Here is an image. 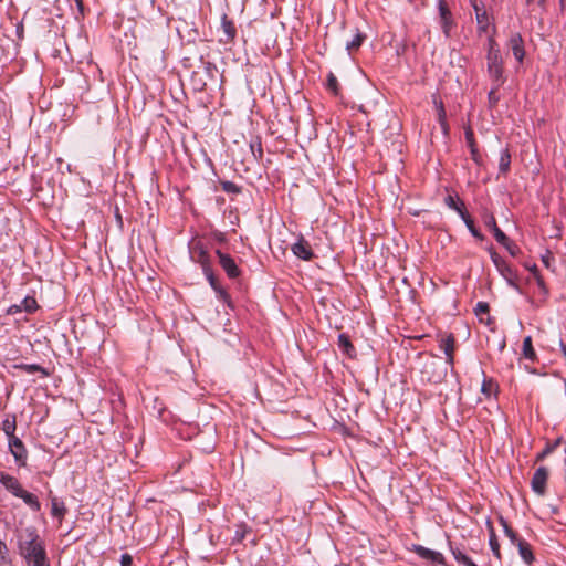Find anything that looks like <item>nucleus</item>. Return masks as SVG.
Masks as SVG:
<instances>
[{
	"label": "nucleus",
	"mask_w": 566,
	"mask_h": 566,
	"mask_svg": "<svg viewBox=\"0 0 566 566\" xmlns=\"http://www.w3.org/2000/svg\"><path fill=\"white\" fill-rule=\"evenodd\" d=\"M27 538L20 542V554L25 559L28 565L33 564H50L44 545L40 539L35 528L28 527L25 530Z\"/></svg>",
	"instance_id": "1"
},
{
	"label": "nucleus",
	"mask_w": 566,
	"mask_h": 566,
	"mask_svg": "<svg viewBox=\"0 0 566 566\" xmlns=\"http://www.w3.org/2000/svg\"><path fill=\"white\" fill-rule=\"evenodd\" d=\"M485 59L486 71L491 82H496L497 86H502L506 81L504 76V61L501 49L493 34L488 38Z\"/></svg>",
	"instance_id": "2"
},
{
	"label": "nucleus",
	"mask_w": 566,
	"mask_h": 566,
	"mask_svg": "<svg viewBox=\"0 0 566 566\" xmlns=\"http://www.w3.org/2000/svg\"><path fill=\"white\" fill-rule=\"evenodd\" d=\"M490 256L500 274L509 282L510 285L516 287L514 282L516 279V272L511 268V265L507 264L506 261L501 258L493 249H490Z\"/></svg>",
	"instance_id": "3"
},
{
	"label": "nucleus",
	"mask_w": 566,
	"mask_h": 566,
	"mask_svg": "<svg viewBox=\"0 0 566 566\" xmlns=\"http://www.w3.org/2000/svg\"><path fill=\"white\" fill-rule=\"evenodd\" d=\"M475 13L479 33H488L491 28V20L482 0H471Z\"/></svg>",
	"instance_id": "4"
},
{
	"label": "nucleus",
	"mask_w": 566,
	"mask_h": 566,
	"mask_svg": "<svg viewBox=\"0 0 566 566\" xmlns=\"http://www.w3.org/2000/svg\"><path fill=\"white\" fill-rule=\"evenodd\" d=\"M439 10V23L442 29L444 36L448 39L451 36V30L454 25L452 13L444 0L438 1Z\"/></svg>",
	"instance_id": "5"
},
{
	"label": "nucleus",
	"mask_w": 566,
	"mask_h": 566,
	"mask_svg": "<svg viewBox=\"0 0 566 566\" xmlns=\"http://www.w3.org/2000/svg\"><path fill=\"white\" fill-rule=\"evenodd\" d=\"M219 42L223 44H229L234 41L237 35V29L232 20L228 18L227 14L221 17V25L218 30Z\"/></svg>",
	"instance_id": "6"
},
{
	"label": "nucleus",
	"mask_w": 566,
	"mask_h": 566,
	"mask_svg": "<svg viewBox=\"0 0 566 566\" xmlns=\"http://www.w3.org/2000/svg\"><path fill=\"white\" fill-rule=\"evenodd\" d=\"M9 449L14 458L15 463L19 467H25L28 451L24 447V443L18 437H12L9 439Z\"/></svg>",
	"instance_id": "7"
},
{
	"label": "nucleus",
	"mask_w": 566,
	"mask_h": 566,
	"mask_svg": "<svg viewBox=\"0 0 566 566\" xmlns=\"http://www.w3.org/2000/svg\"><path fill=\"white\" fill-rule=\"evenodd\" d=\"M216 254L218 255L221 268L230 279H235L240 275V270L230 254L224 253L221 250H217Z\"/></svg>",
	"instance_id": "8"
},
{
	"label": "nucleus",
	"mask_w": 566,
	"mask_h": 566,
	"mask_svg": "<svg viewBox=\"0 0 566 566\" xmlns=\"http://www.w3.org/2000/svg\"><path fill=\"white\" fill-rule=\"evenodd\" d=\"M507 46L512 51L515 60L523 63L525 57L524 40L518 32L512 33L507 41Z\"/></svg>",
	"instance_id": "9"
},
{
	"label": "nucleus",
	"mask_w": 566,
	"mask_h": 566,
	"mask_svg": "<svg viewBox=\"0 0 566 566\" xmlns=\"http://www.w3.org/2000/svg\"><path fill=\"white\" fill-rule=\"evenodd\" d=\"M190 258L193 262L200 264L202 270L211 268L210 256L200 242H197L191 247Z\"/></svg>",
	"instance_id": "10"
},
{
	"label": "nucleus",
	"mask_w": 566,
	"mask_h": 566,
	"mask_svg": "<svg viewBox=\"0 0 566 566\" xmlns=\"http://www.w3.org/2000/svg\"><path fill=\"white\" fill-rule=\"evenodd\" d=\"M548 478V471L545 467L536 469L532 476L531 486L532 490L539 495H543L546 490V482Z\"/></svg>",
	"instance_id": "11"
},
{
	"label": "nucleus",
	"mask_w": 566,
	"mask_h": 566,
	"mask_svg": "<svg viewBox=\"0 0 566 566\" xmlns=\"http://www.w3.org/2000/svg\"><path fill=\"white\" fill-rule=\"evenodd\" d=\"M38 308L36 300L33 296H25L17 304H12L9 306L7 313L10 315H14L21 312L33 313Z\"/></svg>",
	"instance_id": "12"
},
{
	"label": "nucleus",
	"mask_w": 566,
	"mask_h": 566,
	"mask_svg": "<svg viewBox=\"0 0 566 566\" xmlns=\"http://www.w3.org/2000/svg\"><path fill=\"white\" fill-rule=\"evenodd\" d=\"M0 484L15 497H19L23 491L19 480L3 471H0Z\"/></svg>",
	"instance_id": "13"
},
{
	"label": "nucleus",
	"mask_w": 566,
	"mask_h": 566,
	"mask_svg": "<svg viewBox=\"0 0 566 566\" xmlns=\"http://www.w3.org/2000/svg\"><path fill=\"white\" fill-rule=\"evenodd\" d=\"M291 250L296 258L304 261H310L314 256L310 243L303 237L292 244Z\"/></svg>",
	"instance_id": "14"
},
{
	"label": "nucleus",
	"mask_w": 566,
	"mask_h": 566,
	"mask_svg": "<svg viewBox=\"0 0 566 566\" xmlns=\"http://www.w3.org/2000/svg\"><path fill=\"white\" fill-rule=\"evenodd\" d=\"M413 552L422 559L429 560L433 564H442L444 562L443 555L422 545H413Z\"/></svg>",
	"instance_id": "15"
},
{
	"label": "nucleus",
	"mask_w": 566,
	"mask_h": 566,
	"mask_svg": "<svg viewBox=\"0 0 566 566\" xmlns=\"http://www.w3.org/2000/svg\"><path fill=\"white\" fill-rule=\"evenodd\" d=\"M454 337L452 334L448 335L447 337L442 338L440 340L439 347L443 350L446 355V363L453 368L454 364V357H453V350H454Z\"/></svg>",
	"instance_id": "16"
},
{
	"label": "nucleus",
	"mask_w": 566,
	"mask_h": 566,
	"mask_svg": "<svg viewBox=\"0 0 566 566\" xmlns=\"http://www.w3.org/2000/svg\"><path fill=\"white\" fill-rule=\"evenodd\" d=\"M484 224L492 231L499 244H505L507 242L506 234L497 227L496 220L493 214H488L484 217Z\"/></svg>",
	"instance_id": "17"
},
{
	"label": "nucleus",
	"mask_w": 566,
	"mask_h": 566,
	"mask_svg": "<svg viewBox=\"0 0 566 566\" xmlns=\"http://www.w3.org/2000/svg\"><path fill=\"white\" fill-rule=\"evenodd\" d=\"M515 546L518 549V554H520L522 560L527 565H532L535 557H534L531 545L525 539L522 538L521 541H518L515 544Z\"/></svg>",
	"instance_id": "18"
},
{
	"label": "nucleus",
	"mask_w": 566,
	"mask_h": 566,
	"mask_svg": "<svg viewBox=\"0 0 566 566\" xmlns=\"http://www.w3.org/2000/svg\"><path fill=\"white\" fill-rule=\"evenodd\" d=\"M444 205L449 209L455 211L460 218L467 213L464 202L459 197H453L451 195L447 196L444 198Z\"/></svg>",
	"instance_id": "19"
},
{
	"label": "nucleus",
	"mask_w": 566,
	"mask_h": 566,
	"mask_svg": "<svg viewBox=\"0 0 566 566\" xmlns=\"http://www.w3.org/2000/svg\"><path fill=\"white\" fill-rule=\"evenodd\" d=\"M337 344L338 348L342 350L344 355L348 356L349 358L356 356V349L346 334L338 335Z\"/></svg>",
	"instance_id": "20"
},
{
	"label": "nucleus",
	"mask_w": 566,
	"mask_h": 566,
	"mask_svg": "<svg viewBox=\"0 0 566 566\" xmlns=\"http://www.w3.org/2000/svg\"><path fill=\"white\" fill-rule=\"evenodd\" d=\"M19 499H21L25 505L30 507L33 512H39L41 510V503L36 495L33 493H30L23 489L22 493L19 495Z\"/></svg>",
	"instance_id": "21"
},
{
	"label": "nucleus",
	"mask_w": 566,
	"mask_h": 566,
	"mask_svg": "<svg viewBox=\"0 0 566 566\" xmlns=\"http://www.w3.org/2000/svg\"><path fill=\"white\" fill-rule=\"evenodd\" d=\"M66 513L65 504L62 500L57 497H52L51 500V514L53 517L62 520Z\"/></svg>",
	"instance_id": "22"
},
{
	"label": "nucleus",
	"mask_w": 566,
	"mask_h": 566,
	"mask_svg": "<svg viewBox=\"0 0 566 566\" xmlns=\"http://www.w3.org/2000/svg\"><path fill=\"white\" fill-rule=\"evenodd\" d=\"M1 429L4 432V434L10 439L14 436L15 429H17V420L15 415L8 416L1 424Z\"/></svg>",
	"instance_id": "23"
},
{
	"label": "nucleus",
	"mask_w": 566,
	"mask_h": 566,
	"mask_svg": "<svg viewBox=\"0 0 566 566\" xmlns=\"http://www.w3.org/2000/svg\"><path fill=\"white\" fill-rule=\"evenodd\" d=\"M388 133L384 136L385 139H396L401 130V124L398 118L392 117L389 120L388 127L386 129Z\"/></svg>",
	"instance_id": "24"
},
{
	"label": "nucleus",
	"mask_w": 566,
	"mask_h": 566,
	"mask_svg": "<svg viewBox=\"0 0 566 566\" xmlns=\"http://www.w3.org/2000/svg\"><path fill=\"white\" fill-rule=\"evenodd\" d=\"M14 367L23 370L27 374L40 373L42 377H48L50 375L45 368L38 364H18Z\"/></svg>",
	"instance_id": "25"
},
{
	"label": "nucleus",
	"mask_w": 566,
	"mask_h": 566,
	"mask_svg": "<svg viewBox=\"0 0 566 566\" xmlns=\"http://www.w3.org/2000/svg\"><path fill=\"white\" fill-rule=\"evenodd\" d=\"M462 221L467 226L469 232L478 240L482 241L484 239L483 234L479 231V229L475 228L473 220L471 219L470 214L467 212L461 217Z\"/></svg>",
	"instance_id": "26"
},
{
	"label": "nucleus",
	"mask_w": 566,
	"mask_h": 566,
	"mask_svg": "<svg viewBox=\"0 0 566 566\" xmlns=\"http://www.w3.org/2000/svg\"><path fill=\"white\" fill-rule=\"evenodd\" d=\"M525 6L527 7L528 14H532L535 11H539L541 13L546 10L547 0H524Z\"/></svg>",
	"instance_id": "27"
},
{
	"label": "nucleus",
	"mask_w": 566,
	"mask_h": 566,
	"mask_svg": "<svg viewBox=\"0 0 566 566\" xmlns=\"http://www.w3.org/2000/svg\"><path fill=\"white\" fill-rule=\"evenodd\" d=\"M511 154L507 148L502 149L500 154L499 169L502 174H506L510 170Z\"/></svg>",
	"instance_id": "28"
},
{
	"label": "nucleus",
	"mask_w": 566,
	"mask_h": 566,
	"mask_svg": "<svg viewBox=\"0 0 566 566\" xmlns=\"http://www.w3.org/2000/svg\"><path fill=\"white\" fill-rule=\"evenodd\" d=\"M500 523L503 527V532H504L505 536L510 539L512 545H515L518 541L522 539L517 536L516 532H514L512 530V527L509 525V523L503 517H500Z\"/></svg>",
	"instance_id": "29"
},
{
	"label": "nucleus",
	"mask_w": 566,
	"mask_h": 566,
	"mask_svg": "<svg viewBox=\"0 0 566 566\" xmlns=\"http://www.w3.org/2000/svg\"><path fill=\"white\" fill-rule=\"evenodd\" d=\"M365 39H366V35L364 33H361L360 31H357L355 36L353 38V40L346 43V50L349 53L358 50L361 46Z\"/></svg>",
	"instance_id": "30"
},
{
	"label": "nucleus",
	"mask_w": 566,
	"mask_h": 566,
	"mask_svg": "<svg viewBox=\"0 0 566 566\" xmlns=\"http://www.w3.org/2000/svg\"><path fill=\"white\" fill-rule=\"evenodd\" d=\"M523 355L526 359L530 360H534L536 357L531 336L525 337L523 340Z\"/></svg>",
	"instance_id": "31"
},
{
	"label": "nucleus",
	"mask_w": 566,
	"mask_h": 566,
	"mask_svg": "<svg viewBox=\"0 0 566 566\" xmlns=\"http://www.w3.org/2000/svg\"><path fill=\"white\" fill-rule=\"evenodd\" d=\"M251 532V528L248 527L245 524H239L237 525L234 535L232 537V543H241L248 533Z\"/></svg>",
	"instance_id": "32"
},
{
	"label": "nucleus",
	"mask_w": 566,
	"mask_h": 566,
	"mask_svg": "<svg viewBox=\"0 0 566 566\" xmlns=\"http://www.w3.org/2000/svg\"><path fill=\"white\" fill-rule=\"evenodd\" d=\"M489 546H490L493 555L501 562L502 556H501V551H500V544H499L497 537L493 531H491V534L489 537Z\"/></svg>",
	"instance_id": "33"
},
{
	"label": "nucleus",
	"mask_w": 566,
	"mask_h": 566,
	"mask_svg": "<svg viewBox=\"0 0 566 566\" xmlns=\"http://www.w3.org/2000/svg\"><path fill=\"white\" fill-rule=\"evenodd\" d=\"M450 551L459 564L464 565V563L468 562L469 556L459 546H454L450 543Z\"/></svg>",
	"instance_id": "34"
},
{
	"label": "nucleus",
	"mask_w": 566,
	"mask_h": 566,
	"mask_svg": "<svg viewBox=\"0 0 566 566\" xmlns=\"http://www.w3.org/2000/svg\"><path fill=\"white\" fill-rule=\"evenodd\" d=\"M500 87L501 86L496 85V82H492L491 90L488 94V102H489L490 107L496 106L497 102L500 101V96L497 94V91L500 90Z\"/></svg>",
	"instance_id": "35"
},
{
	"label": "nucleus",
	"mask_w": 566,
	"mask_h": 566,
	"mask_svg": "<svg viewBox=\"0 0 566 566\" xmlns=\"http://www.w3.org/2000/svg\"><path fill=\"white\" fill-rule=\"evenodd\" d=\"M326 86L327 88L334 94V95H338L339 93V85H338V81L336 78V76L329 72L328 75H327V83H326Z\"/></svg>",
	"instance_id": "36"
},
{
	"label": "nucleus",
	"mask_w": 566,
	"mask_h": 566,
	"mask_svg": "<svg viewBox=\"0 0 566 566\" xmlns=\"http://www.w3.org/2000/svg\"><path fill=\"white\" fill-rule=\"evenodd\" d=\"M217 294V298L224 304H227L229 307H232L231 297L228 294V292L222 287L218 286L216 290H213Z\"/></svg>",
	"instance_id": "37"
},
{
	"label": "nucleus",
	"mask_w": 566,
	"mask_h": 566,
	"mask_svg": "<svg viewBox=\"0 0 566 566\" xmlns=\"http://www.w3.org/2000/svg\"><path fill=\"white\" fill-rule=\"evenodd\" d=\"M202 272H203L207 281L209 282L210 286L212 287V290H216L218 286H221L218 283V280L213 274L212 268H207V269L202 270Z\"/></svg>",
	"instance_id": "38"
},
{
	"label": "nucleus",
	"mask_w": 566,
	"mask_h": 566,
	"mask_svg": "<svg viewBox=\"0 0 566 566\" xmlns=\"http://www.w3.org/2000/svg\"><path fill=\"white\" fill-rule=\"evenodd\" d=\"M222 189L228 193H239L241 188L232 181H223Z\"/></svg>",
	"instance_id": "39"
},
{
	"label": "nucleus",
	"mask_w": 566,
	"mask_h": 566,
	"mask_svg": "<svg viewBox=\"0 0 566 566\" xmlns=\"http://www.w3.org/2000/svg\"><path fill=\"white\" fill-rule=\"evenodd\" d=\"M248 145H249V149H250L252 156L255 159L262 158V156H263L262 144H248Z\"/></svg>",
	"instance_id": "40"
},
{
	"label": "nucleus",
	"mask_w": 566,
	"mask_h": 566,
	"mask_svg": "<svg viewBox=\"0 0 566 566\" xmlns=\"http://www.w3.org/2000/svg\"><path fill=\"white\" fill-rule=\"evenodd\" d=\"M560 443V439H557L554 443L548 444L538 455L537 460H543L547 454L552 453L557 446Z\"/></svg>",
	"instance_id": "41"
},
{
	"label": "nucleus",
	"mask_w": 566,
	"mask_h": 566,
	"mask_svg": "<svg viewBox=\"0 0 566 566\" xmlns=\"http://www.w3.org/2000/svg\"><path fill=\"white\" fill-rule=\"evenodd\" d=\"M446 375H447V368H443L439 373H434L431 376H429L428 380L432 381V382H440L446 377Z\"/></svg>",
	"instance_id": "42"
},
{
	"label": "nucleus",
	"mask_w": 566,
	"mask_h": 566,
	"mask_svg": "<svg viewBox=\"0 0 566 566\" xmlns=\"http://www.w3.org/2000/svg\"><path fill=\"white\" fill-rule=\"evenodd\" d=\"M501 245L503 248H505L512 256H515L516 253L518 252L517 245L514 244L509 238H507V242L505 244H501Z\"/></svg>",
	"instance_id": "43"
},
{
	"label": "nucleus",
	"mask_w": 566,
	"mask_h": 566,
	"mask_svg": "<svg viewBox=\"0 0 566 566\" xmlns=\"http://www.w3.org/2000/svg\"><path fill=\"white\" fill-rule=\"evenodd\" d=\"M474 312L476 315L489 313V304L485 302H478Z\"/></svg>",
	"instance_id": "44"
},
{
	"label": "nucleus",
	"mask_w": 566,
	"mask_h": 566,
	"mask_svg": "<svg viewBox=\"0 0 566 566\" xmlns=\"http://www.w3.org/2000/svg\"><path fill=\"white\" fill-rule=\"evenodd\" d=\"M133 557L128 553L120 555V566H132Z\"/></svg>",
	"instance_id": "45"
},
{
	"label": "nucleus",
	"mask_w": 566,
	"mask_h": 566,
	"mask_svg": "<svg viewBox=\"0 0 566 566\" xmlns=\"http://www.w3.org/2000/svg\"><path fill=\"white\" fill-rule=\"evenodd\" d=\"M553 259V254L549 251H546V253L542 255V262L545 264L546 268H549V262Z\"/></svg>",
	"instance_id": "46"
},
{
	"label": "nucleus",
	"mask_w": 566,
	"mask_h": 566,
	"mask_svg": "<svg viewBox=\"0 0 566 566\" xmlns=\"http://www.w3.org/2000/svg\"><path fill=\"white\" fill-rule=\"evenodd\" d=\"M0 566H12L9 556H0Z\"/></svg>",
	"instance_id": "47"
},
{
	"label": "nucleus",
	"mask_w": 566,
	"mask_h": 566,
	"mask_svg": "<svg viewBox=\"0 0 566 566\" xmlns=\"http://www.w3.org/2000/svg\"><path fill=\"white\" fill-rule=\"evenodd\" d=\"M8 555V548L6 544L0 541V556H7Z\"/></svg>",
	"instance_id": "48"
},
{
	"label": "nucleus",
	"mask_w": 566,
	"mask_h": 566,
	"mask_svg": "<svg viewBox=\"0 0 566 566\" xmlns=\"http://www.w3.org/2000/svg\"><path fill=\"white\" fill-rule=\"evenodd\" d=\"M469 145H470V147H471V154H472L473 159H474L475 161H478V158H476L478 150H476V148H475V145H476V144H469Z\"/></svg>",
	"instance_id": "49"
},
{
	"label": "nucleus",
	"mask_w": 566,
	"mask_h": 566,
	"mask_svg": "<svg viewBox=\"0 0 566 566\" xmlns=\"http://www.w3.org/2000/svg\"><path fill=\"white\" fill-rule=\"evenodd\" d=\"M482 392L489 395L488 381L484 379L481 388Z\"/></svg>",
	"instance_id": "50"
},
{
	"label": "nucleus",
	"mask_w": 566,
	"mask_h": 566,
	"mask_svg": "<svg viewBox=\"0 0 566 566\" xmlns=\"http://www.w3.org/2000/svg\"><path fill=\"white\" fill-rule=\"evenodd\" d=\"M434 365H436V363H434V361H431V363L426 364V366H424V373H428V369H429V368H433V367H434Z\"/></svg>",
	"instance_id": "51"
},
{
	"label": "nucleus",
	"mask_w": 566,
	"mask_h": 566,
	"mask_svg": "<svg viewBox=\"0 0 566 566\" xmlns=\"http://www.w3.org/2000/svg\"><path fill=\"white\" fill-rule=\"evenodd\" d=\"M463 566H478V565L469 557L468 562H465Z\"/></svg>",
	"instance_id": "52"
},
{
	"label": "nucleus",
	"mask_w": 566,
	"mask_h": 566,
	"mask_svg": "<svg viewBox=\"0 0 566 566\" xmlns=\"http://www.w3.org/2000/svg\"><path fill=\"white\" fill-rule=\"evenodd\" d=\"M76 1V4H77V8L78 10L81 11V13L83 12V2L82 0H75Z\"/></svg>",
	"instance_id": "53"
},
{
	"label": "nucleus",
	"mask_w": 566,
	"mask_h": 566,
	"mask_svg": "<svg viewBox=\"0 0 566 566\" xmlns=\"http://www.w3.org/2000/svg\"><path fill=\"white\" fill-rule=\"evenodd\" d=\"M443 115H444V109L442 107V104H440L439 117L441 118Z\"/></svg>",
	"instance_id": "54"
},
{
	"label": "nucleus",
	"mask_w": 566,
	"mask_h": 566,
	"mask_svg": "<svg viewBox=\"0 0 566 566\" xmlns=\"http://www.w3.org/2000/svg\"><path fill=\"white\" fill-rule=\"evenodd\" d=\"M205 86H206V83L205 82H200V84L198 86V90H202Z\"/></svg>",
	"instance_id": "55"
},
{
	"label": "nucleus",
	"mask_w": 566,
	"mask_h": 566,
	"mask_svg": "<svg viewBox=\"0 0 566 566\" xmlns=\"http://www.w3.org/2000/svg\"><path fill=\"white\" fill-rule=\"evenodd\" d=\"M530 270H531L532 272L536 273V271H537V266L534 264L533 266H531V269H530Z\"/></svg>",
	"instance_id": "56"
},
{
	"label": "nucleus",
	"mask_w": 566,
	"mask_h": 566,
	"mask_svg": "<svg viewBox=\"0 0 566 566\" xmlns=\"http://www.w3.org/2000/svg\"><path fill=\"white\" fill-rule=\"evenodd\" d=\"M467 137L470 140V138L472 137V132H467Z\"/></svg>",
	"instance_id": "57"
},
{
	"label": "nucleus",
	"mask_w": 566,
	"mask_h": 566,
	"mask_svg": "<svg viewBox=\"0 0 566 566\" xmlns=\"http://www.w3.org/2000/svg\"><path fill=\"white\" fill-rule=\"evenodd\" d=\"M28 566H42L41 564H33V565H28ZM43 566H50V564H44Z\"/></svg>",
	"instance_id": "58"
}]
</instances>
